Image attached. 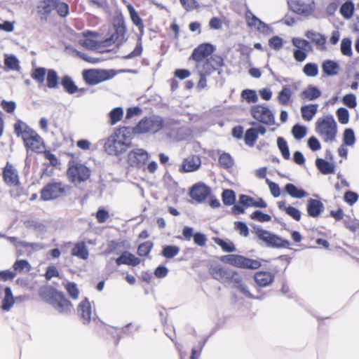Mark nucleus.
<instances>
[{"mask_svg": "<svg viewBox=\"0 0 359 359\" xmlns=\"http://www.w3.org/2000/svg\"><path fill=\"white\" fill-rule=\"evenodd\" d=\"M257 139V135L255 129L250 128L246 130L244 137V140L247 145L250 147H253Z\"/></svg>", "mask_w": 359, "mask_h": 359, "instance_id": "obj_51", "label": "nucleus"}, {"mask_svg": "<svg viewBox=\"0 0 359 359\" xmlns=\"http://www.w3.org/2000/svg\"><path fill=\"white\" fill-rule=\"evenodd\" d=\"M77 312L83 324H88L90 322L92 308L87 298L80 302L78 306Z\"/></svg>", "mask_w": 359, "mask_h": 359, "instance_id": "obj_22", "label": "nucleus"}, {"mask_svg": "<svg viewBox=\"0 0 359 359\" xmlns=\"http://www.w3.org/2000/svg\"><path fill=\"white\" fill-rule=\"evenodd\" d=\"M72 255L83 259H87L88 257V251L84 242L78 243L72 248Z\"/></svg>", "mask_w": 359, "mask_h": 359, "instance_id": "obj_37", "label": "nucleus"}, {"mask_svg": "<svg viewBox=\"0 0 359 359\" xmlns=\"http://www.w3.org/2000/svg\"><path fill=\"white\" fill-rule=\"evenodd\" d=\"M305 35L308 39H309L312 42L315 43L317 46H324L326 42V39L323 35L314 31H307Z\"/></svg>", "mask_w": 359, "mask_h": 359, "instance_id": "obj_42", "label": "nucleus"}, {"mask_svg": "<svg viewBox=\"0 0 359 359\" xmlns=\"http://www.w3.org/2000/svg\"><path fill=\"white\" fill-rule=\"evenodd\" d=\"M13 128L16 135L18 137H21L24 143L38 134L34 129L21 120H18L14 124Z\"/></svg>", "mask_w": 359, "mask_h": 359, "instance_id": "obj_16", "label": "nucleus"}, {"mask_svg": "<svg viewBox=\"0 0 359 359\" xmlns=\"http://www.w3.org/2000/svg\"><path fill=\"white\" fill-rule=\"evenodd\" d=\"M292 133L296 140H301L306 135V128L299 124H295L292 127Z\"/></svg>", "mask_w": 359, "mask_h": 359, "instance_id": "obj_57", "label": "nucleus"}, {"mask_svg": "<svg viewBox=\"0 0 359 359\" xmlns=\"http://www.w3.org/2000/svg\"><path fill=\"white\" fill-rule=\"evenodd\" d=\"M115 32L111 34V37L105 40L107 44L111 43H117L121 44L126 41V27L123 21L119 20L114 25Z\"/></svg>", "mask_w": 359, "mask_h": 359, "instance_id": "obj_17", "label": "nucleus"}, {"mask_svg": "<svg viewBox=\"0 0 359 359\" xmlns=\"http://www.w3.org/2000/svg\"><path fill=\"white\" fill-rule=\"evenodd\" d=\"M215 242L219 245L224 252H233L236 250L232 242H226L219 238H215Z\"/></svg>", "mask_w": 359, "mask_h": 359, "instance_id": "obj_56", "label": "nucleus"}, {"mask_svg": "<svg viewBox=\"0 0 359 359\" xmlns=\"http://www.w3.org/2000/svg\"><path fill=\"white\" fill-rule=\"evenodd\" d=\"M220 260L224 263L241 269H257L261 266V262L259 260L235 254L223 255L220 257Z\"/></svg>", "mask_w": 359, "mask_h": 359, "instance_id": "obj_6", "label": "nucleus"}, {"mask_svg": "<svg viewBox=\"0 0 359 359\" xmlns=\"http://www.w3.org/2000/svg\"><path fill=\"white\" fill-rule=\"evenodd\" d=\"M250 218L260 222H266L271 219V217L269 215L265 214L261 210H255L250 215Z\"/></svg>", "mask_w": 359, "mask_h": 359, "instance_id": "obj_59", "label": "nucleus"}, {"mask_svg": "<svg viewBox=\"0 0 359 359\" xmlns=\"http://www.w3.org/2000/svg\"><path fill=\"white\" fill-rule=\"evenodd\" d=\"M215 50V47L209 43L200 44L193 50L189 60H193L196 63H200L209 58L208 57L212 55Z\"/></svg>", "mask_w": 359, "mask_h": 359, "instance_id": "obj_14", "label": "nucleus"}, {"mask_svg": "<svg viewBox=\"0 0 359 359\" xmlns=\"http://www.w3.org/2000/svg\"><path fill=\"white\" fill-rule=\"evenodd\" d=\"M13 271L17 273L29 272L31 269L30 264L25 259L17 260L13 265Z\"/></svg>", "mask_w": 359, "mask_h": 359, "instance_id": "obj_45", "label": "nucleus"}, {"mask_svg": "<svg viewBox=\"0 0 359 359\" xmlns=\"http://www.w3.org/2000/svg\"><path fill=\"white\" fill-rule=\"evenodd\" d=\"M316 131L325 142H334L337 135V125L333 116L319 118L316 123Z\"/></svg>", "mask_w": 359, "mask_h": 359, "instance_id": "obj_1", "label": "nucleus"}, {"mask_svg": "<svg viewBox=\"0 0 359 359\" xmlns=\"http://www.w3.org/2000/svg\"><path fill=\"white\" fill-rule=\"evenodd\" d=\"M285 191L292 198H302L308 195V194L302 189H298L293 184L288 183L285 187Z\"/></svg>", "mask_w": 359, "mask_h": 359, "instance_id": "obj_36", "label": "nucleus"}, {"mask_svg": "<svg viewBox=\"0 0 359 359\" xmlns=\"http://www.w3.org/2000/svg\"><path fill=\"white\" fill-rule=\"evenodd\" d=\"M46 85L49 88H57L59 86V77L55 69H48L46 74Z\"/></svg>", "mask_w": 359, "mask_h": 359, "instance_id": "obj_38", "label": "nucleus"}, {"mask_svg": "<svg viewBox=\"0 0 359 359\" xmlns=\"http://www.w3.org/2000/svg\"><path fill=\"white\" fill-rule=\"evenodd\" d=\"M342 102L351 109L355 108L357 105L356 97L352 93L345 95L342 98Z\"/></svg>", "mask_w": 359, "mask_h": 359, "instance_id": "obj_63", "label": "nucleus"}, {"mask_svg": "<svg viewBox=\"0 0 359 359\" xmlns=\"http://www.w3.org/2000/svg\"><path fill=\"white\" fill-rule=\"evenodd\" d=\"M344 144L346 146H353L355 142L354 132L351 128H346L344 132L343 137Z\"/></svg>", "mask_w": 359, "mask_h": 359, "instance_id": "obj_54", "label": "nucleus"}, {"mask_svg": "<svg viewBox=\"0 0 359 359\" xmlns=\"http://www.w3.org/2000/svg\"><path fill=\"white\" fill-rule=\"evenodd\" d=\"M52 306L60 313L68 314L73 310V305L61 292Z\"/></svg>", "mask_w": 359, "mask_h": 359, "instance_id": "obj_21", "label": "nucleus"}, {"mask_svg": "<svg viewBox=\"0 0 359 359\" xmlns=\"http://www.w3.org/2000/svg\"><path fill=\"white\" fill-rule=\"evenodd\" d=\"M318 104H310L301 107L302 118L304 121H310L313 119L318 111Z\"/></svg>", "mask_w": 359, "mask_h": 359, "instance_id": "obj_32", "label": "nucleus"}, {"mask_svg": "<svg viewBox=\"0 0 359 359\" xmlns=\"http://www.w3.org/2000/svg\"><path fill=\"white\" fill-rule=\"evenodd\" d=\"M153 248V243L151 241H146L138 246L137 254L139 256H147L149 254Z\"/></svg>", "mask_w": 359, "mask_h": 359, "instance_id": "obj_58", "label": "nucleus"}, {"mask_svg": "<svg viewBox=\"0 0 359 359\" xmlns=\"http://www.w3.org/2000/svg\"><path fill=\"white\" fill-rule=\"evenodd\" d=\"M245 19L248 26L251 28H256L260 20L256 17L250 10H248L245 12Z\"/></svg>", "mask_w": 359, "mask_h": 359, "instance_id": "obj_61", "label": "nucleus"}, {"mask_svg": "<svg viewBox=\"0 0 359 359\" xmlns=\"http://www.w3.org/2000/svg\"><path fill=\"white\" fill-rule=\"evenodd\" d=\"M210 194V189L204 184H197L192 187L190 191L191 197L197 202L201 203Z\"/></svg>", "mask_w": 359, "mask_h": 359, "instance_id": "obj_19", "label": "nucleus"}, {"mask_svg": "<svg viewBox=\"0 0 359 359\" xmlns=\"http://www.w3.org/2000/svg\"><path fill=\"white\" fill-rule=\"evenodd\" d=\"M254 278L259 286L266 287L273 282L275 276L269 271H258L255 273Z\"/></svg>", "mask_w": 359, "mask_h": 359, "instance_id": "obj_27", "label": "nucleus"}, {"mask_svg": "<svg viewBox=\"0 0 359 359\" xmlns=\"http://www.w3.org/2000/svg\"><path fill=\"white\" fill-rule=\"evenodd\" d=\"M57 14L61 17H66L69 14V6L61 0L56 1L55 8Z\"/></svg>", "mask_w": 359, "mask_h": 359, "instance_id": "obj_60", "label": "nucleus"}, {"mask_svg": "<svg viewBox=\"0 0 359 359\" xmlns=\"http://www.w3.org/2000/svg\"><path fill=\"white\" fill-rule=\"evenodd\" d=\"M219 163L224 169H230L234 165V161L231 156L228 153H223L219 156Z\"/></svg>", "mask_w": 359, "mask_h": 359, "instance_id": "obj_44", "label": "nucleus"}, {"mask_svg": "<svg viewBox=\"0 0 359 359\" xmlns=\"http://www.w3.org/2000/svg\"><path fill=\"white\" fill-rule=\"evenodd\" d=\"M288 6L293 12L304 16L312 15L316 8L314 0H288Z\"/></svg>", "mask_w": 359, "mask_h": 359, "instance_id": "obj_13", "label": "nucleus"}, {"mask_svg": "<svg viewBox=\"0 0 359 359\" xmlns=\"http://www.w3.org/2000/svg\"><path fill=\"white\" fill-rule=\"evenodd\" d=\"M251 115L257 121L268 125L275 124V116L269 107L264 104H257L252 107Z\"/></svg>", "mask_w": 359, "mask_h": 359, "instance_id": "obj_9", "label": "nucleus"}, {"mask_svg": "<svg viewBox=\"0 0 359 359\" xmlns=\"http://www.w3.org/2000/svg\"><path fill=\"white\" fill-rule=\"evenodd\" d=\"M222 201L226 205H231L236 201L235 192L231 189H225L222 194Z\"/></svg>", "mask_w": 359, "mask_h": 359, "instance_id": "obj_50", "label": "nucleus"}, {"mask_svg": "<svg viewBox=\"0 0 359 359\" xmlns=\"http://www.w3.org/2000/svg\"><path fill=\"white\" fill-rule=\"evenodd\" d=\"M3 175L4 182L8 186H15L19 183L18 172L12 165L7 163L4 170Z\"/></svg>", "mask_w": 359, "mask_h": 359, "instance_id": "obj_24", "label": "nucleus"}, {"mask_svg": "<svg viewBox=\"0 0 359 359\" xmlns=\"http://www.w3.org/2000/svg\"><path fill=\"white\" fill-rule=\"evenodd\" d=\"M257 238L264 242L266 246L274 248H287L290 249V242L269 231L262 228H254Z\"/></svg>", "mask_w": 359, "mask_h": 359, "instance_id": "obj_4", "label": "nucleus"}, {"mask_svg": "<svg viewBox=\"0 0 359 359\" xmlns=\"http://www.w3.org/2000/svg\"><path fill=\"white\" fill-rule=\"evenodd\" d=\"M324 210L323 203L317 199L309 198L307 201V212L312 217H318Z\"/></svg>", "mask_w": 359, "mask_h": 359, "instance_id": "obj_25", "label": "nucleus"}, {"mask_svg": "<svg viewBox=\"0 0 359 359\" xmlns=\"http://www.w3.org/2000/svg\"><path fill=\"white\" fill-rule=\"evenodd\" d=\"M201 161L199 156H192L185 158L180 168V172H193L199 168Z\"/></svg>", "mask_w": 359, "mask_h": 359, "instance_id": "obj_23", "label": "nucleus"}, {"mask_svg": "<svg viewBox=\"0 0 359 359\" xmlns=\"http://www.w3.org/2000/svg\"><path fill=\"white\" fill-rule=\"evenodd\" d=\"M67 175L72 182L81 183L90 177V170L83 164L76 163L69 166L67 170Z\"/></svg>", "mask_w": 359, "mask_h": 359, "instance_id": "obj_12", "label": "nucleus"}, {"mask_svg": "<svg viewBox=\"0 0 359 359\" xmlns=\"http://www.w3.org/2000/svg\"><path fill=\"white\" fill-rule=\"evenodd\" d=\"M149 159V154L143 149H135L130 151L128 155V161L133 167H141Z\"/></svg>", "mask_w": 359, "mask_h": 359, "instance_id": "obj_15", "label": "nucleus"}, {"mask_svg": "<svg viewBox=\"0 0 359 359\" xmlns=\"http://www.w3.org/2000/svg\"><path fill=\"white\" fill-rule=\"evenodd\" d=\"M83 79L88 85H96L111 79L114 74L105 69H87L82 73Z\"/></svg>", "mask_w": 359, "mask_h": 359, "instance_id": "obj_10", "label": "nucleus"}, {"mask_svg": "<svg viewBox=\"0 0 359 359\" xmlns=\"http://www.w3.org/2000/svg\"><path fill=\"white\" fill-rule=\"evenodd\" d=\"M321 95V91L316 86L309 85L300 94L302 100L312 101L318 99Z\"/></svg>", "mask_w": 359, "mask_h": 359, "instance_id": "obj_31", "label": "nucleus"}, {"mask_svg": "<svg viewBox=\"0 0 359 359\" xmlns=\"http://www.w3.org/2000/svg\"><path fill=\"white\" fill-rule=\"evenodd\" d=\"M339 12L345 19H350L354 12V4L351 1H347L343 4L340 8Z\"/></svg>", "mask_w": 359, "mask_h": 359, "instance_id": "obj_43", "label": "nucleus"}, {"mask_svg": "<svg viewBox=\"0 0 359 359\" xmlns=\"http://www.w3.org/2000/svg\"><path fill=\"white\" fill-rule=\"evenodd\" d=\"M5 296L2 300L1 309L4 311H8L13 306L15 300L13 296L11 287H6L4 288Z\"/></svg>", "mask_w": 359, "mask_h": 359, "instance_id": "obj_35", "label": "nucleus"}, {"mask_svg": "<svg viewBox=\"0 0 359 359\" xmlns=\"http://www.w3.org/2000/svg\"><path fill=\"white\" fill-rule=\"evenodd\" d=\"M180 249L176 245H165L163 247L161 255L167 259H171L175 257Z\"/></svg>", "mask_w": 359, "mask_h": 359, "instance_id": "obj_48", "label": "nucleus"}, {"mask_svg": "<svg viewBox=\"0 0 359 359\" xmlns=\"http://www.w3.org/2000/svg\"><path fill=\"white\" fill-rule=\"evenodd\" d=\"M24 145L27 151L30 150L36 153L41 152L42 149L44 148L43 139L39 134L25 142Z\"/></svg>", "mask_w": 359, "mask_h": 359, "instance_id": "obj_28", "label": "nucleus"}, {"mask_svg": "<svg viewBox=\"0 0 359 359\" xmlns=\"http://www.w3.org/2000/svg\"><path fill=\"white\" fill-rule=\"evenodd\" d=\"M123 116V110L121 107H116L109 113V123L114 126L120 121Z\"/></svg>", "mask_w": 359, "mask_h": 359, "instance_id": "obj_41", "label": "nucleus"}, {"mask_svg": "<svg viewBox=\"0 0 359 359\" xmlns=\"http://www.w3.org/2000/svg\"><path fill=\"white\" fill-rule=\"evenodd\" d=\"M127 8L130 13V16L133 23L137 27H138L140 31V37L135 49L131 53H130L124 57L125 59H131L140 56L142 53L143 48L141 42V38L144 34V24L142 20L140 18L137 11L132 5H128L127 6Z\"/></svg>", "mask_w": 359, "mask_h": 359, "instance_id": "obj_7", "label": "nucleus"}, {"mask_svg": "<svg viewBox=\"0 0 359 359\" xmlns=\"http://www.w3.org/2000/svg\"><path fill=\"white\" fill-rule=\"evenodd\" d=\"M165 120L158 115H152L142 119L137 125L135 130L138 133H156L164 129Z\"/></svg>", "mask_w": 359, "mask_h": 359, "instance_id": "obj_5", "label": "nucleus"}, {"mask_svg": "<svg viewBox=\"0 0 359 359\" xmlns=\"http://www.w3.org/2000/svg\"><path fill=\"white\" fill-rule=\"evenodd\" d=\"M277 145H278L279 150L281 152L283 157L286 160L290 159V153L289 147H288L287 142L285 140V139L283 137H278Z\"/></svg>", "mask_w": 359, "mask_h": 359, "instance_id": "obj_47", "label": "nucleus"}, {"mask_svg": "<svg viewBox=\"0 0 359 359\" xmlns=\"http://www.w3.org/2000/svg\"><path fill=\"white\" fill-rule=\"evenodd\" d=\"M182 236L187 241H190L191 237L194 238V242L196 245L203 247L206 244L207 238L205 234L197 232L194 233L192 227L186 226L182 229Z\"/></svg>", "mask_w": 359, "mask_h": 359, "instance_id": "obj_20", "label": "nucleus"}, {"mask_svg": "<svg viewBox=\"0 0 359 359\" xmlns=\"http://www.w3.org/2000/svg\"><path fill=\"white\" fill-rule=\"evenodd\" d=\"M351 40L349 38H344L341 42L340 50L342 55L351 57L353 54L351 48Z\"/></svg>", "mask_w": 359, "mask_h": 359, "instance_id": "obj_53", "label": "nucleus"}, {"mask_svg": "<svg viewBox=\"0 0 359 359\" xmlns=\"http://www.w3.org/2000/svg\"><path fill=\"white\" fill-rule=\"evenodd\" d=\"M166 136L175 142L186 140L191 135V130L181 124L179 120L168 118L164 128Z\"/></svg>", "mask_w": 359, "mask_h": 359, "instance_id": "obj_3", "label": "nucleus"}, {"mask_svg": "<svg viewBox=\"0 0 359 359\" xmlns=\"http://www.w3.org/2000/svg\"><path fill=\"white\" fill-rule=\"evenodd\" d=\"M324 74L328 76H334L339 74L340 66L338 62L332 60H326L322 64Z\"/></svg>", "mask_w": 359, "mask_h": 359, "instance_id": "obj_30", "label": "nucleus"}, {"mask_svg": "<svg viewBox=\"0 0 359 359\" xmlns=\"http://www.w3.org/2000/svg\"><path fill=\"white\" fill-rule=\"evenodd\" d=\"M66 186L60 182H50L41 191V198L43 201L55 199L65 192Z\"/></svg>", "mask_w": 359, "mask_h": 359, "instance_id": "obj_11", "label": "nucleus"}, {"mask_svg": "<svg viewBox=\"0 0 359 359\" xmlns=\"http://www.w3.org/2000/svg\"><path fill=\"white\" fill-rule=\"evenodd\" d=\"M292 42L293 46L297 47L298 49L307 50L308 48L311 47L309 42L305 39L293 38Z\"/></svg>", "mask_w": 359, "mask_h": 359, "instance_id": "obj_64", "label": "nucleus"}, {"mask_svg": "<svg viewBox=\"0 0 359 359\" xmlns=\"http://www.w3.org/2000/svg\"><path fill=\"white\" fill-rule=\"evenodd\" d=\"M126 130V128H119L107 138L104 149L108 154L119 155L129 147V144L121 137V134Z\"/></svg>", "mask_w": 359, "mask_h": 359, "instance_id": "obj_2", "label": "nucleus"}, {"mask_svg": "<svg viewBox=\"0 0 359 359\" xmlns=\"http://www.w3.org/2000/svg\"><path fill=\"white\" fill-rule=\"evenodd\" d=\"M61 85L65 90L71 95L74 94L79 90V88L75 84L72 77L68 75L62 76L61 79Z\"/></svg>", "mask_w": 359, "mask_h": 359, "instance_id": "obj_34", "label": "nucleus"}, {"mask_svg": "<svg viewBox=\"0 0 359 359\" xmlns=\"http://www.w3.org/2000/svg\"><path fill=\"white\" fill-rule=\"evenodd\" d=\"M4 63L11 70L19 71L20 69L19 60L15 55L6 56Z\"/></svg>", "mask_w": 359, "mask_h": 359, "instance_id": "obj_52", "label": "nucleus"}, {"mask_svg": "<svg viewBox=\"0 0 359 359\" xmlns=\"http://www.w3.org/2000/svg\"><path fill=\"white\" fill-rule=\"evenodd\" d=\"M304 74L309 77H315L318 74V66L316 63L309 62L302 69Z\"/></svg>", "mask_w": 359, "mask_h": 359, "instance_id": "obj_49", "label": "nucleus"}, {"mask_svg": "<svg viewBox=\"0 0 359 359\" xmlns=\"http://www.w3.org/2000/svg\"><path fill=\"white\" fill-rule=\"evenodd\" d=\"M337 116L339 123L341 124H346L349 121V112L348 109L344 107H340L337 111Z\"/></svg>", "mask_w": 359, "mask_h": 359, "instance_id": "obj_62", "label": "nucleus"}, {"mask_svg": "<svg viewBox=\"0 0 359 359\" xmlns=\"http://www.w3.org/2000/svg\"><path fill=\"white\" fill-rule=\"evenodd\" d=\"M292 92L288 86H283L278 95V102L281 105L286 106L289 104Z\"/></svg>", "mask_w": 359, "mask_h": 359, "instance_id": "obj_39", "label": "nucleus"}, {"mask_svg": "<svg viewBox=\"0 0 359 359\" xmlns=\"http://www.w3.org/2000/svg\"><path fill=\"white\" fill-rule=\"evenodd\" d=\"M241 97L248 103H255L258 100L257 93L254 90L246 89L242 91Z\"/></svg>", "mask_w": 359, "mask_h": 359, "instance_id": "obj_55", "label": "nucleus"}, {"mask_svg": "<svg viewBox=\"0 0 359 359\" xmlns=\"http://www.w3.org/2000/svg\"><path fill=\"white\" fill-rule=\"evenodd\" d=\"M47 69L45 67H36L31 73V77L39 83L40 86L45 80V76L47 74Z\"/></svg>", "mask_w": 359, "mask_h": 359, "instance_id": "obj_40", "label": "nucleus"}, {"mask_svg": "<svg viewBox=\"0 0 359 359\" xmlns=\"http://www.w3.org/2000/svg\"><path fill=\"white\" fill-rule=\"evenodd\" d=\"M140 263V259L136 257L132 253L125 251L120 257L116 259V264L118 266L121 264H126L133 266H136Z\"/></svg>", "mask_w": 359, "mask_h": 359, "instance_id": "obj_29", "label": "nucleus"}, {"mask_svg": "<svg viewBox=\"0 0 359 359\" xmlns=\"http://www.w3.org/2000/svg\"><path fill=\"white\" fill-rule=\"evenodd\" d=\"M224 65L223 58L217 55H214L207 58L205 61L196 64V69L198 74L210 76L215 71L218 70Z\"/></svg>", "mask_w": 359, "mask_h": 359, "instance_id": "obj_8", "label": "nucleus"}, {"mask_svg": "<svg viewBox=\"0 0 359 359\" xmlns=\"http://www.w3.org/2000/svg\"><path fill=\"white\" fill-rule=\"evenodd\" d=\"M27 229H33L39 232H43L46 230L45 225L41 222L35 219H28L24 222Z\"/></svg>", "mask_w": 359, "mask_h": 359, "instance_id": "obj_46", "label": "nucleus"}, {"mask_svg": "<svg viewBox=\"0 0 359 359\" xmlns=\"http://www.w3.org/2000/svg\"><path fill=\"white\" fill-rule=\"evenodd\" d=\"M60 292L51 286H46L40 289L39 295L45 302L52 305Z\"/></svg>", "mask_w": 359, "mask_h": 359, "instance_id": "obj_26", "label": "nucleus"}, {"mask_svg": "<svg viewBox=\"0 0 359 359\" xmlns=\"http://www.w3.org/2000/svg\"><path fill=\"white\" fill-rule=\"evenodd\" d=\"M316 165L323 175L332 174L335 170V166L333 163H329L323 158H317Z\"/></svg>", "mask_w": 359, "mask_h": 359, "instance_id": "obj_33", "label": "nucleus"}, {"mask_svg": "<svg viewBox=\"0 0 359 359\" xmlns=\"http://www.w3.org/2000/svg\"><path fill=\"white\" fill-rule=\"evenodd\" d=\"M210 273L213 278L224 283L229 281L231 278H233V271L227 267L216 265L210 268Z\"/></svg>", "mask_w": 359, "mask_h": 359, "instance_id": "obj_18", "label": "nucleus"}]
</instances>
